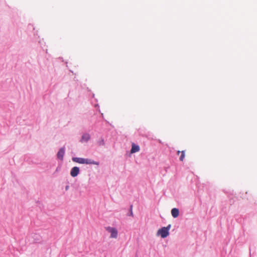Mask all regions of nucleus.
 I'll return each instance as SVG.
<instances>
[{
    "label": "nucleus",
    "mask_w": 257,
    "mask_h": 257,
    "mask_svg": "<svg viewBox=\"0 0 257 257\" xmlns=\"http://www.w3.org/2000/svg\"><path fill=\"white\" fill-rule=\"evenodd\" d=\"M132 207H133V206H132V205H131V212H130V215H131V216H133V211H132Z\"/></svg>",
    "instance_id": "obj_11"
},
{
    "label": "nucleus",
    "mask_w": 257,
    "mask_h": 257,
    "mask_svg": "<svg viewBox=\"0 0 257 257\" xmlns=\"http://www.w3.org/2000/svg\"><path fill=\"white\" fill-rule=\"evenodd\" d=\"M65 153V150L64 148H61L57 153V158L61 160H63V156Z\"/></svg>",
    "instance_id": "obj_4"
},
{
    "label": "nucleus",
    "mask_w": 257,
    "mask_h": 257,
    "mask_svg": "<svg viewBox=\"0 0 257 257\" xmlns=\"http://www.w3.org/2000/svg\"><path fill=\"white\" fill-rule=\"evenodd\" d=\"M84 164H94V165H99V163L98 162H95L91 159H84Z\"/></svg>",
    "instance_id": "obj_6"
},
{
    "label": "nucleus",
    "mask_w": 257,
    "mask_h": 257,
    "mask_svg": "<svg viewBox=\"0 0 257 257\" xmlns=\"http://www.w3.org/2000/svg\"><path fill=\"white\" fill-rule=\"evenodd\" d=\"M179 213V210L177 208H173L171 210V214L173 217L176 218L178 216Z\"/></svg>",
    "instance_id": "obj_7"
},
{
    "label": "nucleus",
    "mask_w": 257,
    "mask_h": 257,
    "mask_svg": "<svg viewBox=\"0 0 257 257\" xmlns=\"http://www.w3.org/2000/svg\"><path fill=\"white\" fill-rule=\"evenodd\" d=\"M84 159L82 158L74 157L72 158V161L73 162L79 164H84Z\"/></svg>",
    "instance_id": "obj_8"
},
{
    "label": "nucleus",
    "mask_w": 257,
    "mask_h": 257,
    "mask_svg": "<svg viewBox=\"0 0 257 257\" xmlns=\"http://www.w3.org/2000/svg\"><path fill=\"white\" fill-rule=\"evenodd\" d=\"M79 173V168L77 167H74L70 171V175L72 177H75L78 175Z\"/></svg>",
    "instance_id": "obj_3"
},
{
    "label": "nucleus",
    "mask_w": 257,
    "mask_h": 257,
    "mask_svg": "<svg viewBox=\"0 0 257 257\" xmlns=\"http://www.w3.org/2000/svg\"><path fill=\"white\" fill-rule=\"evenodd\" d=\"M140 151V147L139 146L135 145L134 143L132 144V149L131 150V153L132 154L135 153Z\"/></svg>",
    "instance_id": "obj_5"
},
{
    "label": "nucleus",
    "mask_w": 257,
    "mask_h": 257,
    "mask_svg": "<svg viewBox=\"0 0 257 257\" xmlns=\"http://www.w3.org/2000/svg\"><path fill=\"white\" fill-rule=\"evenodd\" d=\"M180 153H181V155L180 157V160L181 161H183L184 160V159L185 158V151H183L182 152H180V151H178L177 152V154L179 155Z\"/></svg>",
    "instance_id": "obj_10"
},
{
    "label": "nucleus",
    "mask_w": 257,
    "mask_h": 257,
    "mask_svg": "<svg viewBox=\"0 0 257 257\" xmlns=\"http://www.w3.org/2000/svg\"><path fill=\"white\" fill-rule=\"evenodd\" d=\"M90 139V136L88 134H85L82 136L81 140V142H87Z\"/></svg>",
    "instance_id": "obj_9"
},
{
    "label": "nucleus",
    "mask_w": 257,
    "mask_h": 257,
    "mask_svg": "<svg viewBox=\"0 0 257 257\" xmlns=\"http://www.w3.org/2000/svg\"><path fill=\"white\" fill-rule=\"evenodd\" d=\"M171 227V225L169 224L167 227H162L159 229L157 232V235H160L162 238H165L169 234V230Z\"/></svg>",
    "instance_id": "obj_1"
},
{
    "label": "nucleus",
    "mask_w": 257,
    "mask_h": 257,
    "mask_svg": "<svg viewBox=\"0 0 257 257\" xmlns=\"http://www.w3.org/2000/svg\"><path fill=\"white\" fill-rule=\"evenodd\" d=\"M106 230L110 233V238H116L117 237V230L114 227H108Z\"/></svg>",
    "instance_id": "obj_2"
}]
</instances>
